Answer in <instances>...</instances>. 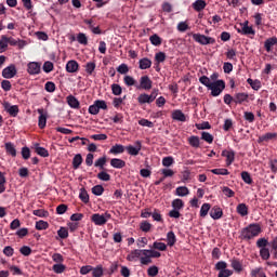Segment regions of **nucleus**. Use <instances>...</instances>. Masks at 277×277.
<instances>
[{
    "label": "nucleus",
    "mask_w": 277,
    "mask_h": 277,
    "mask_svg": "<svg viewBox=\"0 0 277 277\" xmlns=\"http://www.w3.org/2000/svg\"><path fill=\"white\" fill-rule=\"evenodd\" d=\"M199 83L211 90V96H220L224 90H226V82L224 80H216L211 82V79L207 76H201L199 78Z\"/></svg>",
    "instance_id": "f257e3e1"
},
{
    "label": "nucleus",
    "mask_w": 277,
    "mask_h": 277,
    "mask_svg": "<svg viewBox=\"0 0 277 277\" xmlns=\"http://www.w3.org/2000/svg\"><path fill=\"white\" fill-rule=\"evenodd\" d=\"M260 233H263L261 225L259 223H251L241 229L240 239H243V241H250L255 237H259Z\"/></svg>",
    "instance_id": "f03ea898"
},
{
    "label": "nucleus",
    "mask_w": 277,
    "mask_h": 277,
    "mask_svg": "<svg viewBox=\"0 0 277 277\" xmlns=\"http://www.w3.org/2000/svg\"><path fill=\"white\" fill-rule=\"evenodd\" d=\"M269 246V240L267 238H259L256 240V248H260V256L262 261H269L272 256V250L267 248Z\"/></svg>",
    "instance_id": "7ed1b4c3"
},
{
    "label": "nucleus",
    "mask_w": 277,
    "mask_h": 277,
    "mask_svg": "<svg viewBox=\"0 0 277 277\" xmlns=\"http://www.w3.org/2000/svg\"><path fill=\"white\" fill-rule=\"evenodd\" d=\"M250 22L245 21L243 23H240L239 26H235V29L237 34H240V36H247L248 38H254L256 36V30L252 28V26H249Z\"/></svg>",
    "instance_id": "20e7f679"
},
{
    "label": "nucleus",
    "mask_w": 277,
    "mask_h": 277,
    "mask_svg": "<svg viewBox=\"0 0 277 277\" xmlns=\"http://www.w3.org/2000/svg\"><path fill=\"white\" fill-rule=\"evenodd\" d=\"M101 109H104V110L107 109V102L103 100H96L93 103V105L89 107V114H91L92 116H96L98 115V111H101Z\"/></svg>",
    "instance_id": "39448f33"
},
{
    "label": "nucleus",
    "mask_w": 277,
    "mask_h": 277,
    "mask_svg": "<svg viewBox=\"0 0 277 277\" xmlns=\"http://www.w3.org/2000/svg\"><path fill=\"white\" fill-rule=\"evenodd\" d=\"M193 39L195 40V42H198L202 45L215 44V39L213 37H207L200 34H193Z\"/></svg>",
    "instance_id": "423d86ee"
},
{
    "label": "nucleus",
    "mask_w": 277,
    "mask_h": 277,
    "mask_svg": "<svg viewBox=\"0 0 277 277\" xmlns=\"http://www.w3.org/2000/svg\"><path fill=\"white\" fill-rule=\"evenodd\" d=\"M2 107L4 111H6L9 116H11V118H16V116H18V113L21 111L18 105H12L10 104V102H3Z\"/></svg>",
    "instance_id": "0eeeda50"
},
{
    "label": "nucleus",
    "mask_w": 277,
    "mask_h": 277,
    "mask_svg": "<svg viewBox=\"0 0 277 277\" xmlns=\"http://www.w3.org/2000/svg\"><path fill=\"white\" fill-rule=\"evenodd\" d=\"M16 65L11 64L2 70L3 79H14L16 77Z\"/></svg>",
    "instance_id": "6e6552de"
},
{
    "label": "nucleus",
    "mask_w": 277,
    "mask_h": 277,
    "mask_svg": "<svg viewBox=\"0 0 277 277\" xmlns=\"http://www.w3.org/2000/svg\"><path fill=\"white\" fill-rule=\"evenodd\" d=\"M126 150L128 155H131L132 157H137V155H140V150H142V142L136 141L135 146L133 145L126 146Z\"/></svg>",
    "instance_id": "1a4fd4ad"
},
{
    "label": "nucleus",
    "mask_w": 277,
    "mask_h": 277,
    "mask_svg": "<svg viewBox=\"0 0 277 277\" xmlns=\"http://www.w3.org/2000/svg\"><path fill=\"white\" fill-rule=\"evenodd\" d=\"M2 40H4V42H6V48L8 44H10L11 47H18V49H23V47H25V41L23 40H16L12 37H8L5 35H2Z\"/></svg>",
    "instance_id": "9d476101"
},
{
    "label": "nucleus",
    "mask_w": 277,
    "mask_h": 277,
    "mask_svg": "<svg viewBox=\"0 0 277 277\" xmlns=\"http://www.w3.org/2000/svg\"><path fill=\"white\" fill-rule=\"evenodd\" d=\"M42 68V64L38 62H30L27 65L28 75H40V70Z\"/></svg>",
    "instance_id": "9b49d317"
},
{
    "label": "nucleus",
    "mask_w": 277,
    "mask_h": 277,
    "mask_svg": "<svg viewBox=\"0 0 277 277\" xmlns=\"http://www.w3.org/2000/svg\"><path fill=\"white\" fill-rule=\"evenodd\" d=\"M39 118H38V127L39 129H44L47 127V118L48 114L44 111V108L37 109Z\"/></svg>",
    "instance_id": "f8f14e48"
},
{
    "label": "nucleus",
    "mask_w": 277,
    "mask_h": 277,
    "mask_svg": "<svg viewBox=\"0 0 277 277\" xmlns=\"http://www.w3.org/2000/svg\"><path fill=\"white\" fill-rule=\"evenodd\" d=\"M141 90H151L153 89V80L148 76H142L140 79L138 89Z\"/></svg>",
    "instance_id": "ddd939ff"
},
{
    "label": "nucleus",
    "mask_w": 277,
    "mask_h": 277,
    "mask_svg": "<svg viewBox=\"0 0 277 277\" xmlns=\"http://www.w3.org/2000/svg\"><path fill=\"white\" fill-rule=\"evenodd\" d=\"M91 222H94L95 226H104V224H107V219H105V215L103 214H92Z\"/></svg>",
    "instance_id": "4468645a"
},
{
    "label": "nucleus",
    "mask_w": 277,
    "mask_h": 277,
    "mask_svg": "<svg viewBox=\"0 0 277 277\" xmlns=\"http://www.w3.org/2000/svg\"><path fill=\"white\" fill-rule=\"evenodd\" d=\"M171 118L177 122H187V116H185L181 109L173 110Z\"/></svg>",
    "instance_id": "2eb2a0df"
},
{
    "label": "nucleus",
    "mask_w": 277,
    "mask_h": 277,
    "mask_svg": "<svg viewBox=\"0 0 277 277\" xmlns=\"http://www.w3.org/2000/svg\"><path fill=\"white\" fill-rule=\"evenodd\" d=\"M223 215H224V211H222V208H220L219 206H214L210 210V217H212V220H222Z\"/></svg>",
    "instance_id": "dca6fc26"
},
{
    "label": "nucleus",
    "mask_w": 277,
    "mask_h": 277,
    "mask_svg": "<svg viewBox=\"0 0 277 277\" xmlns=\"http://www.w3.org/2000/svg\"><path fill=\"white\" fill-rule=\"evenodd\" d=\"M248 98H250V95H248V93H236L234 95V103L236 105H242V103H248Z\"/></svg>",
    "instance_id": "f3484780"
},
{
    "label": "nucleus",
    "mask_w": 277,
    "mask_h": 277,
    "mask_svg": "<svg viewBox=\"0 0 277 277\" xmlns=\"http://www.w3.org/2000/svg\"><path fill=\"white\" fill-rule=\"evenodd\" d=\"M222 157L226 158V166H233V161H235V150H223Z\"/></svg>",
    "instance_id": "a211bd4d"
},
{
    "label": "nucleus",
    "mask_w": 277,
    "mask_h": 277,
    "mask_svg": "<svg viewBox=\"0 0 277 277\" xmlns=\"http://www.w3.org/2000/svg\"><path fill=\"white\" fill-rule=\"evenodd\" d=\"M277 44V38L276 37H271L265 40L264 42V49L267 53H272V47H276Z\"/></svg>",
    "instance_id": "6ab92c4d"
},
{
    "label": "nucleus",
    "mask_w": 277,
    "mask_h": 277,
    "mask_svg": "<svg viewBox=\"0 0 277 277\" xmlns=\"http://www.w3.org/2000/svg\"><path fill=\"white\" fill-rule=\"evenodd\" d=\"M111 168H116L117 170H122V168H126L127 162L120 158H113L110 160Z\"/></svg>",
    "instance_id": "aec40b11"
},
{
    "label": "nucleus",
    "mask_w": 277,
    "mask_h": 277,
    "mask_svg": "<svg viewBox=\"0 0 277 277\" xmlns=\"http://www.w3.org/2000/svg\"><path fill=\"white\" fill-rule=\"evenodd\" d=\"M124 150H127V147H124V145L116 144L109 149V154L110 155H122V153H124Z\"/></svg>",
    "instance_id": "412c9836"
},
{
    "label": "nucleus",
    "mask_w": 277,
    "mask_h": 277,
    "mask_svg": "<svg viewBox=\"0 0 277 277\" xmlns=\"http://www.w3.org/2000/svg\"><path fill=\"white\" fill-rule=\"evenodd\" d=\"M66 70L68 72H77L79 70V63L75 60L68 61L66 64Z\"/></svg>",
    "instance_id": "4be33fe9"
},
{
    "label": "nucleus",
    "mask_w": 277,
    "mask_h": 277,
    "mask_svg": "<svg viewBox=\"0 0 277 277\" xmlns=\"http://www.w3.org/2000/svg\"><path fill=\"white\" fill-rule=\"evenodd\" d=\"M229 263L233 267V269H235V272H242L243 271V264H241V261H239V259L234 258L232 260H229Z\"/></svg>",
    "instance_id": "5701e85b"
},
{
    "label": "nucleus",
    "mask_w": 277,
    "mask_h": 277,
    "mask_svg": "<svg viewBox=\"0 0 277 277\" xmlns=\"http://www.w3.org/2000/svg\"><path fill=\"white\" fill-rule=\"evenodd\" d=\"M6 155H11V157H16V146L14 143L8 142L4 144Z\"/></svg>",
    "instance_id": "b1692460"
},
{
    "label": "nucleus",
    "mask_w": 277,
    "mask_h": 277,
    "mask_svg": "<svg viewBox=\"0 0 277 277\" xmlns=\"http://www.w3.org/2000/svg\"><path fill=\"white\" fill-rule=\"evenodd\" d=\"M140 256H144V249L131 251L127 259L128 261H135V259H140Z\"/></svg>",
    "instance_id": "393cba45"
},
{
    "label": "nucleus",
    "mask_w": 277,
    "mask_h": 277,
    "mask_svg": "<svg viewBox=\"0 0 277 277\" xmlns=\"http://www.w3.org/2000/svg\"><path fill=\"white\" fill-rule=\"evenodd\" d=\"M123 82L126 85H128V88H131V87H135L137 88V90H140V85H137V81L135 80L134 77H131V76H124L123 77Z\"/></svg>",
    "instance_id": "a878e982"
},
{
    "label": "nucleus",
    "mask_w": 277,
    "mask_h": 277,
    "mask_svg": "<svg viewBox=\"0 0 277 277\" xmlns=\"http://www.w3.org/2000/svg\"><path fill=\"white\" fill-rule=\"evenodd\" d=\"M67 104L72 109H79L80 103H79V100H77V97H75V95H68L67 96Z\"/></svg>",
    "instance_id": "bb28decb"
},
{
    "label": "nucleus",
    "mask_w": 277,
    "mask_h": 277,
    "mask_svg": "<svg viewBox=\"0 0 277 277\" xmlns=\"http://www.w3.org/2000/svg\"><path fill=\"white\" fill-rule=\"evenodd\" d=\"M193 8L196 12H202L207 8V2L205 0H197L193 3Z\"/></svg>",
    "instance_id": "cd10ccee"
},
{
    "label": "nucleus",
    "mask_w": 277,
    "mask_h": 277,
    "mask_svg": "<svg viewBox=\"0 0 277 277\" xmlns=\"http://www.w3.org/2000/svg\"><path fill=\"white\" fill-rule=\"evenodd\" d=\"M236 211L238 215H241V217H246L248 215V206L246 203H239L236 208Z\"/></svg>",
    "instance_id": "c85d7f7f"
},
{
    "label": "nucleus",
    "mask_w": 277,
    "mask_h": 277,
    "mask_svg": "<svg viewBox=\"0 0 277 277\" xmlns=\"http://www.w3.org/2000/svg\"><path fill=\"white\" fill-rule=\"evenodd\" d=\"M81 163H83V157L81 156V154H77L72 159L74 170H79Z\"/></svg>",
    "instance_id": "c756f323"
},
{
    "label": "nucleus",
    "mask_w": 277,
    "mask_h": 277,
    "mask_svg": "<svg viewBox=\"0 0 277 277\" xmlns=\"http://www.w3.org/2000/svg\"><path fill=\"white\" fill-rule=\"evenodd\" d=\"M138 64L141 70H147V68H150L153 66V62L147 57L140 60Z\"/></svg>",
    "instance_id": "7c9ffc66"
},
{
    "label": "nucleus",
    "mask_w": 277,
    "mask_h": 277,
    "mask_svg": "<svg viewBox=\"0 0 277 277\" xmlns=\"http://www.w3.org/2000/svg\"><path fill=\"white\" fill-rule=\"evenodd\" d=\"M35 153L39 155V157H49V150L44 147H40V144H35Z\"/></svg>",
    "instance_id": "2f4dec72"
},
{
    "label": "nucleus",
    "mask_w": 277,
    "mask_h": 277,
    "mask_svg": "<svg viewBox=\"0 0 277 277\" xmlns=\"http://www.w3.org/2000/svg\"><path fill=\"white\" fill-rule=\"evenodd\" d=\"M149 41L151 42V44L154 47H161L163 39H161V37H159V35L155 34L149 37Z\"/></svg>",
    "instance_id": "473e14b6"
},
{
    "label": "nucleus",
    "mask_w": 277,
    "mask_h": 277,
    "mask_svg": "<svg viewBox=\"0 0 277 277\" xmlns=\"http://www.w3.org/2000/svg\"><path fill=\"white\" fill-rule=\"evenodd\" d=\"M247 83H249V85L252 88V90H255V91H259L262 88L261 80H259V79L252 80V78H249L247 80Z\"/></svg>",
    "instance_id": "72a5a7b5"
},
{
    "label": "nucleus",
    "mask_w": 277,
    "mask_h": 277,
    "mask_svg": "<svg viewBox=\"0 0 277 277\" xmlns=\"http://www.w3.org/2000/svg\"><path fill=\"white\" fill-rule=\"evenodd\" d=\"M137 101L140 103V105H145V103H148V104L153 103V100L146 93L140 94L138 97H137Z\"/></svg>",
    "instance_id": "f704fd0d"
},
{
    "label": "nucleus",
    "mask_w": 277,
    "mask_h": 277,
    "mask_svg": "<svg viewBox=\"0 0 277 277\" xmlns=\"http://www.w3.org/2000/svg\"><path fill=\"white\" fill-rule=\"evenodd\" d=\"M188 144L193 148H200V137L193 135L188 138Z\"/></svg>",
    "instance_id": "c9c22d12"
},
{
    "label": "nucleus",
    "mask_w": 277,
    "mask_h": 277,
    "mask_svg": "<svg viewBox=\"0 0 277 277\" xmlns=\"http://www.w3.org/2000/svg\"><path fill=\"white\" fill-rule=\"evenodd\" d=\"M106 163H107V156H103L94 162V166L95 168H100V170H105Z\"/></svg>",
    "instance_id": "e433bc0d"
},
{
    "label": "nucleus",
    "mask_w": 277,
    "mask_h": 277,
    "mask_svg": "<svg viewBox=\"0 0 277 277\" xmlns=\"http://www.w3.org/2000/svg\"><path fill=\"white\" fill-rule=\"evenodd\" d=\"M277 133L268 132L259 137V142H269V140H276Z\"/></svg>",
    "instance_id": "4c0bfd02"
},
{
    "label": "nucleus",
    "mask_w": 277,
    "mask_h": 277,
    "mask_svg": "<svg viewBox=\"0 0 277 277\" xmlns=\"http://www.w3.org/2000/svg\"><path fill=\"white\" fill-rule=\"evenodd\" d=\"M175 194L181 197L189 196V188L186 186H180L175 189Z\"/></svg>",
    "instance_id": "58836bf2"
},
{
    "label": "nucleus",
    "mask_w": 277,
    "mask_h": 277,
    "mask_svg": "<svg viewBox=\"0 0 277 277\" xmlns=\"http://www.w3.org/2000/svg\"><path fill=\"white\" fill-rule=\"evenodd\" d=\"M241 179L243 183H246L247 185H252V183H254V181L252 180V176L247 171L241 172Z\"/></svg>",
    "instance_id": "ea45409f"
},
{
    "label": "nucleus",
    "mask_w": 277,
    "mask_h": 277,
    "mask_svg": "<svg viewBox=\"0 0 277 277\" xmlns=\"http://www.w3.org/2000/svg\"><path fill=\"white\" fill-rule=\"evenodd\" d=\"M211 211V203H203L200 209V217H207Z\"/></svg>",
    "instance_id": "a19ab883"
},
{
    "label": "nucleus",
    "mask_w": 277,
    "mask_h": 277,
    "mask_svg": "<svg viewBox=\"0 0 277 277\" xmlns=\"http://www.w3.org/2000/svg\"><path fill=\"white\" fill-rule=\"evenodd\" d=\"M53 273L54 274H64L66 272V265L64 264H54L52 266Z\"/></svg>",
    "instance_id": "79ce46f5"
},
{
    "label": "nucleus",
    "mask_w": 277,
    "mask_h": 277,
    "mask_svg": "<svg viewBox=\"0 0 277 277\" xmlns=\"http://www.w3.org/2000/svg\"><path fill=\"white\" fill-rule=\"evenodd\" d=\"M212 174H216L217 176H228L230 172H228V169H212L210 170Z\"/></svg>",
    "instance_id": "37998d69"
},
{
    "label": "nucleus",
    "mask_w": 277,
    "mask_h": 277,
    "mask_svg": "<svg viewBox=\"0 0 277 277\" xmlns=\"http://www.w3.org/2000/svg\"><path fill=\"white\" fill-rule=\"evenodd\" d=\"M150 228H153V224H150L148 221L141 222L140 229L143 233H150Z\"/></svg>",
    "instance_id": "c03bdc74"
},
{
    "label": "nucleus",
    "mask_w": 277,
    "mask_h": 277,
    "mask_svg": "<svg viewBox=\"0 0 277 277\" xmlns=\"http://www.w3.org/2000/svg\"><path fill=\"white\" fill-rule=\"evenodd\" d=\"M167 241H168V246L170 247L176 243V235H174V232L171 230L167 234Z\"/></svg>",
    "instance_id": "a18cd8bd"
},
{
    "label": "nucleus",
    "mask_w": 277,
    "mask_h": 277,
    "mask_svg": "<svg viewBox=\"0 0 277 277\" xmlns=\"http://www.w3.org/2000/svg\"><path fill=\"white\" fill-rule=\"evenodd\" d=\"M79 198L82 202H84V205H88V202H90V195H88V192L84 190V188H81Z\"/></svg>",
    "instance_id": "49530a36"
},
{
    "label": "nucleus",
    "mask_w": 277,
    "mask_h": 277,
    "mask_svg": "<svg viewBox=\"0 0 277 277\" xmlns=\"http://www.w3.org/2000/svg\"><path fill=\"white\" fill-rule=\"evenodd\" d=\"M151 248H154V250H160V252H166V250H168V246L164 242L158 241H155Z\"/></svg>",
    "instance_id": "de8ad7c7"
},
{
    "label": "nucleus",
    "mask_w": 277,
    "mask_h": 277,
    "mask_svg": "<svg viewBox=\"0 0 277 277\" xmlns=\"http://www.w3.org/2000/svg\"><path fill=\"white\" fill-rule=\"evenodd\" d=\"M91 272L93 277H103V274H104L102 265H97L96 267H93Z\"/></svg>",
    "instance_id": "09e8293b"
},
{
    "label": "nucleus",
    "mask_w": 277,
    "mask_h": 277,
    "mask_svg": "<svg viewBox=\"0 0 277 277\" xmlns=\"http://www.w3.org/2000/svg\"><path fill=\"white\" fill-rule=\"evenodd\" d=\"M36 229L37 230H47L49 228V222H45L43 220L36 222Z\"/></svg>",
    "instance_id": "8fccbe9b"
},
{
    "label": "nucleus",
    "mask_w": 277,
    "mask_h": 277,
    "mask_svg": "<svg viewBox=\"0 0 277 277\" xmlns=\"http://www.w3.org/2000/svg\"><path fill=\"white\" fill-rule=\"evenodd\" d=\"M32 215H36L37 217H49V211L44 209L34 210Z\"/></svg>",
    "instance_id": "3c124183"
},
{
    "label": "nucleus",
    "mask_w": 277,
    "mask_h": 277,
    "mask_svg": "<svg viewBox=\"0 0 277 277\" xmlns=\"http://www.w3.org/2000/svg\"><path fill=\"white\" fill-rule=\"evenodd\" d=\"M183 207H185V202L182 201V199H174L172 201V208L181 211V209H183Z\"/></svg>",
    "instance_id": "603ef678"
},
{
    "label": "nucleus",
    "mask_w": 277,
    "mask_h": 277,
    "mask_svg": "<svg viewBox=\"0 0 277 277\" xmlns=\"http://www.w3.org/2000/svg\"><path fill=\"white\" fill-rule=\"evenodd\" d=\"M105 188L103 187V185H95L92 187V194H94V196H103Z\"/></svg>",
    "instance_id": "864d4df0"
},
{
    "label": "nucleus",
    "mask_w": 277,
    "mask_h": 277,
    "mask_svg": "<svg viewBox=\"0 0 277 277\" xmlns=\"http://www.w3.org/2000/svg\"><path fill=\"white\" fill-rule=\"evenodd\" d=\"M162 166L164 168H170V166H174V158L172 156L162 158Z\"/></svg>",
    "instance_id": "5fc2aeb1"
},
{
    "label": "nucleus",
    "mask_w": 277,
    "mask_h": 277,
    "mask_svg": "<svg viewBox=\"0 0 277 277\" xmlns=\"http://www.w3.org/2000/svg\"><path fill=\"white\" fill-rule=\"evenodd\" d=\"M31 157V149L29 147L24 146L22 147V158L27 161Z\"/></svg>",
    "instance_id": "6e6d98bb"
},
{
    "label": "nucleus",
    "mask_w": 277,
    "mask_h": 277,
    "mask_svg": "<svg viewBox=\"0 0 277 277\" xmlns=\"http://www.w3.org/2000/svg\"><path fill=\"white\" fill-rule=\"evenodd\" d=\"M94 70H96V63H94V62L87 63L85 72L88 75H92V72H94Z\"/></svg>",
    "instance_id": "4d7b16f0"
},
{
    "label": "nucleus",
    "mask_w": 277,
    "mask_h": 277,
    "mask_svg": "<svg viewBox=\"0 0 277 277\" xmlns=\"http://www.w3.org/2000/svg\"><path fill=\"white\" fill-rule=\"evenodd\" d=\"M140 261L141 265H150V263H153V260L148 253H143V256H141Z\"/></svg>",
    "instance_id": "13d9d810"
},
{
    "label": "nucleus",
    "mask_w": 277,
    "mask_h": 277,
    "mask_svg": "<svg viewBox=\"0 0 277 277\" xmlns=\"http://www.w3.org/2000/svg\"><path fill=\"white\" fill-rule=\"evenodd\" d=\"M201 140L208 144H213V136L209 132H201Z\"/></svg>",
    "instance_id": "bf43d9fd"
},
{
    "label": "nucleus",
    "mask_w": 277,
    "mask_h": 277,
    "mask_svg": "<svg viewBox=\"0 0 277 277\" xmlns=\"http://www.w3.org/2000/svg\"><path fill=\"white\" fill-rule=\"evenodd\" d=\"M111 92L115 96H120L122 94V87L120 84H111Z\"/></svg>",
    "instance_id": "052dcab7"
},
{
    "label": "nucleus",
    "mask_w": 277,
    "mask_h": 277,
    "mask_svg": "<svg viewBox=\"0 0 277 277\" xmlns=\"http://www.w3.org/2000/svg\"><path fill=\"white\" fill-rule=\"evenodd\" d=\"M97 179L100 181H111V175H109V173L105 172V171H101L98 174H97Z\"/></svg>",
    "instance_id": "680f3d73"
},
{
    "label": "nucleus",
    "mask_w": 277,
    "mask_h": 277,
    "mask_svg": "<svg viewBox=\"0 0 277 277\" xmlns=\"http://www.w3.org/2000/svg\"><path fill=\"white\" fill-rule=\"evenodd\" d=\"M53 68H54L53 62H51V61L44 62V64H43L44 72H47V74L53 72Z\"/></svg>",
    "instance_id": "e2e57ef3"
},
{
    "label": "nucleus",
    "mask_w": 277,
    "mask_h": 277,
    "mask_svg": "<svg viewBox=\"0 0 277 277\" xmlns=\"http://www.w3.org/2000/svg\"><path fill=\"white\" fill-rule=\"evenodd\" d=\"M57 235L61 239H68V228L66 227H61L57 230Z\"/></svg>",
    "instance_id": "0e129e2a"
},
{
    "label": "nucleus",
    "mask_w": 277,
    "mask_h": 277,
    "mask_svg": "<svg viewBox=\"0 0 277 277\" xmlns=\"http://www.w3.org/2000/svg\"><path fill=\"white\" fill-rule=\"evenodd\" d=\"M159 274V267H157L156 265L154 266H150L148 269H147V275L149 277H155Z\"/></svg>",
    "instance_id": "69168bd1"
},
{
    "label": "nucleus",
    "mask_w": 277,
    "mask_h": 277,
    "mask_svg": "<svg viewBox=\"0 0 277 277\" xmlns=\"http://www.w3.org/2000/svg\"><path fill=\"white\" fill-rule=\"evenodd\" d=\"M77 41L79 42V44H88V37L85 36V34L80 32L77 36Z\"/></svg>",
    "instance_id": "338daca9"
},
{
    "label": "nucleus",
    "mask_w": 277,
    "mask_h": 277,
    "mask_svg": "<svg viewBox=\"0 0 277 277\" xmlns=\"http://www.w3.org/2000/svg\"><path fill=\"white\" fill-rule=\"evenodd\" d=\"M44 90H45V92H50V93L54 92L55 91V83L52 82V81H48L44 85Z\"/></svg>",
    "instance_id": "774afa93"
}]
</instances>
